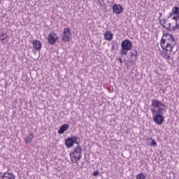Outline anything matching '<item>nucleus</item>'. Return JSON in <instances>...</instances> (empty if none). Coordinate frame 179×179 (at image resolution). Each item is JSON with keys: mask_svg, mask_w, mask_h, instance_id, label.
<instances>
[{"mask_svg": "<svg viewBox=\"0 0 179 179\" xmlns=\"http://www.w3.org/2000/svg\"><path fill=\"white\" fill-rule=\"evenodd\" d=\"M28 1H33V0H28Z\"/></svg>", "mask_w": 179, "mask_h": 179, "instance_id": "nucleus-21", "label": "nucleus"}, {"mask_svg": "<svg viewBox=\"0 0 179 179\" xmlns=\"http://www.w3.org/2000/svg\"><path fill=\"white\" fill-rule=\"evenodd\" d=\"M171 54V52H166L163 55L164 59H166L167 62H169V61H170V59L171 58V56L170 55Z\"/></svg>", "mask_w": 179, "mask_h": 179, "instance_id": "nucleus-15", "label": "nucleus"}, {"mask_svg": "<svg viewBox=\"0 0 179 179\" xmlns=\"http://www.w3.org/2000/svg\"><path fill=\"white\" fill-rule=\"evenodd\" d=\"M151 113L157 125H162L164 122L163 115L167 111V106L159 100L152 99L151 102Z\"/></svg>", "mask_w": 179, "mask_h": 179, "instance_id": "nucleus-1", "label": "nucleus"}, {"mask_svg": "<svg viewBox=\"0 0 179 179\" xmlns=\"http://www.w3.org/2000/svg\"><path fill=\"white\" fill-rule=\"evenodd\" d=\"M92 176H94V177H97V176H99V171H94Z\"/></svg>", "mask_w": 179, "mask_h": 179, "instance_id": "nucleus-18", "label": "nucleus"}, {"mask_svg": "<svg viewBox=\"0 0 179 179\" xmlns=\"http://www.w3.org/2000/svg\"><path fill=\"white\" fill-rule=\"evenodd\" d=\"M71 37H72V34L71 33V28H64L62 34V41L68 43L71 41Z\"/></svg>", "mask_w": 179, "mask_h": 179, "instance_id": "nucleus-7", "label": "nucleus"}, {"mask_svg": "<svg viewBox=\"0 0 179 179\" xmlns=\"http://www.w3.org/2000/svg\"><path fill=\"white\" fill-rule=\"evenodd\" d=\"M80 143V138L74 136L73 137H68L67 138H66L65 140V143L64 145L66 146V148H73V145H78Z\"/></svg>", "mask_w": 179, "mask_h": 179, "instance_id": "nucleus-5", "label": "nucleus"}, {"mask_svg": "<svg viewBox=\"0 0 179 179\" xmlns=\"http://www.w3.org/2000/svg\"><path fill=\"white\" fill-rule=\"evenodd\" d=\"M58 34H56L55 31H52L50 32L48 37V44H51L52 45L55 44L58 41Z\"/></svg>", "mask_w": 179, "mask_h": 179, "instance_id": "nucleus-6", "label": "nucleus"}, {"mask_svg": "<svg viewBox=\"0 0 179 179\" xmlns=\"http://www.w3.org/2000/svg\"><path fill=\"white\" fill-rule=\"evenodd\" d=\"M173 21H174L173 22H171L170 21L165 22V24H167L168 29H169V30H177V29H178L179 27L178 21H176V20H173Z\"/></svg>", "mask_w": 179, "mask_h": 179, "instance_id": "nucleus-8", "label": "nucleus"}, {"mask_svg": "<svg viewBox=\"0 0 179 179\" xmlns=\"http://www.w3.org/2000/svg\"><path fill=\"white\" fill-rule=\"evenodd\" d=\"M32 47L36 51H40V50H41V47H43V44H41V42L40 41L34 40L32 42Z\"/></svg>", "mask_w": 179, "mask_h": 179, "instance_id": "nucleus-9", "label": "nucleus"}, {"mask_svg": "<svg viewBox=\"0 0 179 179\" xmlns=\"http://www.w3.org/2000/svg\"><path fill=\"white\" fill-rule=\"evenodd\" d=\"M97 2L99 3V5H102L101 4V0H97Z\"/></svg>", "mask_w": 179, "mask_h": 179, "instance_id": "nucleus-20", "label": "nucleus"}, {"mask_svg": "<svg viewBox=\"0 0 179 179\" xmlns=\"http://www.w3.org/2000/svg\"><path fill=\"white\" fill-rule=\"evenodd\" d=\"M113 10L115 13H117V15L120 13H122V6L120 4H115L113 7Z\"/></svg>", "mask_w": 179, "mask_h": 179, "instance_id": "nucleus-11", "label": "nucleus"}, {"mask_svg": "<svg viewBox=\"0 0 179 179\" xmlns=\"http://www.w3.org/2000/svg\"><path fill=\"white\" fill-rule=\"evenodd\" d=\"M0 38L1 41H6V43H9V36H8V34H1Z\"/></svg>", "mask_w": 179, "mask_h": 179, "instance_id": "nucleus-14", "label": "nucleus"}, {"mask_svg": "<svg viewBox=\"0 0 179 179\" xmlns=\"http://www.w3.org/2000/svg\"><path fill=\"white\" fill-rule=\"evenodd\" d=\"M150 146H153L154 148H156L157 146V143L156 142V140L152 139V142L150 143Z\"/></svg>", "mask_w": 179, "mask_h": 179, "instance_id": "nucleus-17", "label": "nucleus"}, {"mask_svg": "<svg viewBox=\"0 0 179 179\" xmlns=\"http://www.w3.org/2000/svg\"><path fill=\"white\" fill-rule=\"evenodd\" d=\"M132 50V43L129 39L124 40L121 43V55H127L128 51Z\"/></svg>", "mask_w": 179, "mask_h": 179, "instance_id": "nucleus-4", "label": "nucleus"}, {"mask_svg": "<svg viewBox=\"0 0 179 179\" xmlns=\"http://www.w3.org/2000/svg\"><path fill=\"white\" fill-rule=\"evenodd\" d=\"M104 40L106 41H111L114 37V34L110 31H106L103 34Z\"/></svg>", "mask_w": 179, "mask_h": 179, "instance_id": "nucleus-10", "label": "nucleus"}, {"mask_svg": "<svg viewBox=\"0 0 179 179\" xmlns=\"http://www.w3.org/2000/svg\"><path fill=\"white\" fill-rule=\"evenodd\" d=\"M68 128H69V125L68 124H64L59 127L58 130V134H64L65 131H68Z\"/></svg>", "mask_w": 179, "mask_h": 179, "instance_id": "nucleus-13", "label": "nucleus"}, {"mask_svg": "<svg viewBox=\"0 0 179 179\" xmlns=\"http://www.w3.org/2000/svg\"><path fill=\"white\" fill-rule=\"evenodd\" d=\"M120 64H122V59L121 57H119L118 59Z\"/></svg>", "mask_w": 179, "mask_h": 179, "instance_id": "nucleus-19", "label": "nucleus"}, {"mask_svg": "<svg viewBox=\"0 0 179 179\" xmlns=\"http://www.w3.org/2000/svg\"><path fill=\"white\" fill-rule=\"evenodd\" d=\"M33 139H34V134H33L31 132H29V136L24 138V142L27 145H29V143L33 142Z\"/></svg>", "mask_w": 179, "mask_h": 179, "instance_id": "nucleus-12", "label": "nucleus"}, {"mask_svg": "<svg viewBox=\"0 0 179 179\" xmlns=\"http://www.w3.org/2000/svg\"><path fill=\"white\" fill-rule=\"evenodd\" d=\"M160 45L166 52H173V50L176 47V39L170 34H164L160 41Z\"/></svg>", "mask_w": 179, "mask_h": 179, "instance_id": "nucleus-2", "label": "nucleus"}, {"mask_svg": "<svg viewBox=\"0 0 179 179\" xmlns=\"http://www.w3.org/2000/svg\"><path fill=\"white\" fill-rule=\"evenodd\" d=\"M136 179H146V176H145V174L141 173L136 175Z\"/></svg>", "mask_w": 179, "mask_h": 179, "instance_id": "nucleus-16", "label": "nucleus"}, {"mask_svg": "<svg viewBox=\"0 0 179 179\" xmlns=\"http://www.w3.org/2000/svg\"><path fill=\"white\" fill-rule=\"evenodd\" d=\"M69 157L73 164H76L78 167H82L84 164L83 162L80 163L82 160V145H78L69 152Z\"/></svg>", "mask_w": 179, "mask_h": 179, "instance_id": "nucleus-3", "label": "nucleus"}]
</instances>
